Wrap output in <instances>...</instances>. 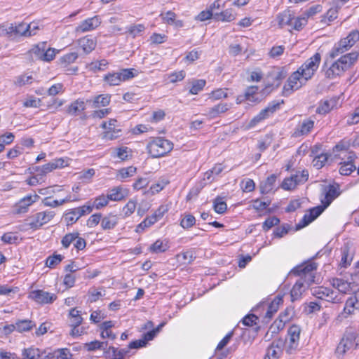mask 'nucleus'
<instances>
[{
	"mask_svg": "<svg viewBox=\"0 0 359 359\" xmlns=\"http://www.w3.org/2000/svg\"><path fill=\"white\" fill-rule=\"evenodd\" d=\"M358 59L359 49L341 56L326 71V76L329 79H333L337 76H341L344 72L350 69Z\"/></svg>",
	"mask_w": 359,
	"mask_h": 359,
	"instance_id": "obj_1",
	"label": "nucleus"
},
{
	"mask_svg": "<svg viewBox=\"0 0 359 359\" xmlns=\"http://www.w3.org/2000/svg\"><path fill=\"white\" fill-rule=\"evenodd\" d=\"M147 149L152 158H160L172 150L173 144L168 140L158 137L148 143Z\"/></svg>",
	"mask_w": 359,
	"mask_h": 359,
	"instance_id": "obj_2",
	"label": "nucleus"
},
{
	"mask_svg": "<svg viewBox=\"0 0 359 359\" xmlns=\"http://www.w3.org/2000/svg\"><path fill=\"white\" fill-rule=\"evenodd\" d=\"M359 41V31L352 30L346 37L341 39L332 49L330 56L334 58L351 49Z\"/></svg>",
	"mask_w": 359,
	"mask_h": 359,
	"instance_id": "obj_3",
	"label": "nucleus"
},
{
	"mask_svg": "<svg viewBox=\"0 0 359 359\" xmlns=\"http://www.w3.org/2000/svg\"><path fill=\"white\" fill-rule=\"evenodd\" d=\"M305 79L299 69L293 72L287 79V83L283 86L282 95L287 97L294 91L301 88L308 81Z\"/></svg>",
	"mask_w": 359,
	"mask_h": 359,
	"instance_id": "obj_4",
	"label": "nucleus"
},
{
	"mask_svg": "<svg viewBox=\"0 0 359 359\" xmlns=\"http://www.w3.org/2000/svg\"><path fill=\"white\" fill-rule=\"evenodd\" d=\"M355 332L351 330H347L344 332L339 344L336 348V355L338 358L343 357L344 354L349 350L355 348Z\"/></svg>",
	"mask_w": 359,
	"mask_h": 359,
	"instance_id": "obj_5",
	"label": "nucleus"
},
{
	"mask_svg": "<svg viewBox=\"0 0 359 359\" xmlns=\"http://www.w3.org/2000/svg\"><path fill=\"white\" fill-rule=\"evenodd\" d=\"M287 76V72L284 67H275L267 74V79L272 81L271 83H269L266 85L265 89L264 90L267 93H270L274 88H278L281 81Z\"/></svg>",
	"mask_w": 359,
	"mask_h": 359,
	"instance_id": "obj_6",
	"label": "nucleus"
},
{
	"mask_svg": "<svg viewBox=\"0 0 359 359\" xmlns=\"http://www.w3.org/2000/svg\"><path fill=\"white\" fill-rule=\"evenodd\" d=\"M284 100L280 102L273 101L269 105L262 109L257 116L253 117L248 123V128H253L262 121L269 118L271 114L280 109L281 104H284Z\"/></svg>",
	"mask_w": 359,
	"mask_h": 359,
	"instance_id": "obj_7",
	"label": "nucleus"
},
{
	"mask_svg": "<svg viewBox=\"0 0 359 359\" xmlns=\"http://www.w3.org/2000/svg\"><path fill=\"white\" fill-rule=\"evenodd\" d=\"M321 55L316 53L314 55L308 59L298 69L303 74L305 80H309L313 76L315 72L318 69Z\"/></svg>",
	"mask_w": 359,
	"mask_h": 359,
	"instance_id": "obj_8",
	"label": "nucleus"
},
{
	"mask_svg": "<svg viewBox=\"0 0 359 359\" xmlns=\"http://www.w3.org/2000/svg\"><path fill=\"white\" fill-rule=\"evenodd\" d=\"M326 208L324 204H322V205H318L309 209V214H305L302 219L296 224V230H299L309 225L320 216Z\"/></svg>",
	"mask_w": 359,
	"mask_h": 359,
	"instance_id": "obj_9",
	"label": "nucleus"
},
{
	"mask_svg": "<svg viewBox=\"0 0 359 359\" xmlns=\"http://www.w3.org/2000/svg\"><path fill=\"white\" fill-rule=\"evenodd\" d=\"M29 298L40 304H52L57 299L55 294H51L43 290H36L32 291L29 294Z\"/></svg>",
	"mask_w": 359,
	"mask_h": 359,
	"instance_id": "obj_10",
	"label": "nucleus"
},
{
	"mask_svg": "<svg viewBox=\"0 0 359 359\" xmlns=\"http://www.w3.org/2000/svg\"><path fill=\"white\" fill-rule=\"evenodd\" d=\"M93 210V207L90 205H83L76 208L70 210L65 215V220L67 222V225H71L75 223L81 216L86 213H90Z\"/></svg>",
	"mask_w": 359,
	"mask_h": 359,
	"instance_id": "obj_11",
	"label": "nucleus"
},
{
	"mask_svg": "<svg viewBox=\"0 0 359 359\" xmlns=\"http://www.w3.org/2000/svg\"><path fill=\"white\" fill-rule=\"evenodd\" d=\"M313 294L317 298L325 300L329 302L337 303V292L328 287H318L313 289Z\"/></svg>",
	"mask_w": 359,
	"mask_h": 359,
	"instance_id": "obj_12",
	"label": "nucleus"
},
{
	"mask_svg": "<svg viewBox=\"0 0 359 359\" xmlns=\"http://www.w3.org/2000/svg\"><path fill=\"white\" fill-rule=\"evenodd\" d=\"M317 266V263L308 261L293 268L290 273L297 276H304L316 270Z\"/></svg>",
	"mask_w": 359,
	"mask_h": 359,
	"instance_id": "obj_13",
	"label": "nucleus"
},
{
	"mask_svg": "<svg viewBox=\"0 0 359 359\" xmlns=\"http://www.w3.org/2000/svg\"><path fill=\"white\" fill-rule=\"evenodd\" d=\"M46 48V42L36 44L27 52L26 55L30 61H34V60H43V53Z\"/></svg>",
	"mask_w": 359,
	"mask_h": 359,
	"instance_id": "obj_14",
	"label": "nucleus"
},
{
	"mask_svg": "<svg viewBox=\"0 0 359 359\" xmlns=\"http://www.w3.org/2000/svg\"><path fill=\"white\" fill-rule=\"evenodd\" d=\"M65 163V161L62 158L55 159L53 161L43 165L41 168L39 166L35 167L34 170L37 172L41 170L43 174H46L56 168L65 167L66 165Z\"/></svg>",
	"mask_w": 359,
	"mask_h": 359,
	"instance_id": "obj_15",
	"label": "nucleus"
},
{
	"mask_svg": "<svg viewBox=\"0 0 359 359\" xmlns=\"http://www.w3.org/2000/svg\"><path fill=\"white\" fill-rule=\"evenodd\" d=\"M39 198V196L36 194L32 196H27L22 198L17 204H16V212L17 213H24L27 211V208L29 205H31L33 203L36 201Z\"/></svg>",
	"mask_w": 359,
	"mask_h": 359,
	"instance_id": "obj_16",
	"label": "nucleus"
},
{
	"mask_svg": "<svg viewBox=\"0 0 359 359\" xmlns=\"http://www.w3.org/2000/svg\"><path fill=\"white\" fill-rule=\"evenodd\" d=\"M231 107V104L228 103H219L214 107L210 108L206 115L210 118H215L217 116H219L222 114L225 113Z\"/></svg>",
	"mask_w": 359,
	"mask_h": 359,
	"instance_id": "obj_17",
	"label": "nucleus"
},
{
	"mask_svg": "<svg viewBox=\"0 0 359 359\" xmlns=\"http://www.w3.org/2000/svg\"><path fill=\"white\" fill-rule=\"evenodd\" d=\"M314 121L311 119H305L296 128L293 133V136L299 137L307 135L313 128Z\"/></svg>",
	"mask_w": 359,
	"mask_h": 359,
	"instance_id": "obj_18",
	"label": "nucleus"
},
{
	"mask_svg": "<svg viewBox=\"0 0 359 359\" xmlns=\"http://www.w3.org/2000/svg\"><path fill=\"white\" fill-rule=\"evenodd\" d=\"M111 100V95L109 94H101L95 96L93 99L87 100L86 103H90L93 108H99L100 107L107 106Z\"/></svg>",
	"mask_w": 359,
	"mask_h": 359,
	"instance_id": "obj_19",
	"label": "nucleus"
},
{
	"mask_svg": "<svg viewBox=\"0 0 359 359\" xmlns=\"http://www.w3.org/2000/svg\"><path fill=\"white\" fill-rule=\"evenodd\" d=\"M128 195V190L121 187H116L110 189L107 194L108 198L114 201H120L126 198Z\"/></svg>",
	"mask_w": 359,
	"mask_h": 359,
	"instance_id": "obj_20",
	"label": "nucleus"
},
{
	"mask_svg": "<svg viewBox=\"0 0 359 359\" xmlns=\"http://www.w3.org/2000/svg\"><path fill=\"white\" fill-rule=\"evenodd\" d=\"M277 19L280 27L287 25L291 27L292 20H294V13L290 10H285L277 16Z\"/></svg>",
	"mask_w": 359,
	"mask_h": 359,
	"instance_id": "obj_21",
	"label": "nucleus"
},
{
	"mask_svg": "<svg viewBox=\"0 0 359 359\" xmlns=\"http://www.w3.org/2000/svg\"><path fill=\"white\" fill-rule=\"evenodd\" d=\"M325 198L321 200V202L327 208L332 201L339 195V193L337 192V188L333 185L325 187Z\"/></svg>",
	"mask_w": 359,
	"mask_h": 359,
	"instance_id": "obj_22",
	"label": "nucleus"
},
{
	"mask_svg": "<svg viewBox=\"0 0 359 359\" xmlns=\"http://www.w3.org/2000/svg\"><path fill=\"white\" fill-rule=\"evenodd\" d=\"M283 296H277L268 306L267 311L265 314L264 318L270 320L273 314L278 310L279 306L283 304Z\"/></svg>",
	"mask_w": 359,
	"mask_h": 359,
	"instance_id": "obj_23",
	"label": "nucleus"
},
{
	"mask_svg": "<svg viewBox=\"0 0 359 359\" xmlns=\"http://www.w3.org/2000/svg\"><path fill=\"white\" fill-rule=\"evenodd\" d=\"M354 309H359V301L358 300L356 295H353L346 300L344 308V312L341 315H344V313L351 315L353 313Z\"/></svg>",
	"mask_w": 359,
	"mask_h": 359,
	"instance_id": "obj_24",
	"label": "nucleus"
},
{
	"mask_svg": "<svg viewBox=\"0 0 359 359\" xmlns=\"http://www.w3.org/2000/svg\"><path fill=\"white\" fill-rule=\"evenodd\" d=\"M79 45L86 54L92 52L96 46V42L93 38L85 36L79 40Z\"/></svg>",
	"mask_w": 359,
	"mask_h": 359,
	"instance_id": "obj_25",
	"label": "nucleus"
},
{
	"mask_svg": "<svg viewBox=\"0 0 359 359\" xmlns=\"http://www.w3.org/2000/svg\"><path fill=\"white\" fill-rule=\"evenodd\" d=\"M276 175L275 174H272L267 179L262 182L259 185L260 192L262 194H266L269 193L273 188V185L276 180Z\"/></svg>",
	"mask_w": 359,
	"mask_h": 359,
	"instance_id": "obj_26",
	"label": "nucleus"
},
{
	"mask_svg": "<svg viewBox=\"0 0 359 359\" xmlns=\"http://www.w3.org/2000/svg\"><path fill=\"white\" fill-rule=\"evenodd\" d=\"M86 109V102L81 100H76L72 102L67 110V112L71 115L76 116L81 111Z\"/></svg>",
	"mask_w": 359,
	"mask_h": 359,
	"instance_id": "obj_27",
	"label": "nucleus"
},
{
	"mask_svg": "<svg viewBox=\"0 0 359 359\" xmlns=\"http://www.w3.org/2000/svg\"><path fill=\"white\" fill-rule=\"evenodd\" d=\"M118 221L116 215H109L101 220V226L104 230H110L115 227Z\"/></svg>",
	"mask_w": 359,
	"mask_h": 359,
	"instance_id": "obj_28",
	"label": "nucleus"
},
{
	"mask_svg": "<svg viewBox=\"0 0 359 359\" xmlns=\"http://www.w3.org/2000/svg\"><path fill=\"white\" fill-rule=\"evenodd\" d=\"M214 19L217 21L231 22L235 19V15L233 13L232 9H226L220 13H215Z\"/></svg>",
	"mask_w": 359,
	"mask_h": 359,
	"instance_id": "obj_29",
	"label": "nucleus"
},
{
	"mask_svg": "<svg viewBox=\"0 0 359 359\" xmlns=\"http://www.w3.org/2000/svg\"><path fill=\"white\" fill-rule=\"evenodd\" d=\"M136 172L137 168L133 165L123 168L117 170L116 178L123 180L124 179L133 176Z\"/></svg>",
	"mask_w": 359,
	"mask_h": 359,
	"instance_id": "obj_30",
	"label": "nucleus"
},
{
	"mask_svg": "<svg viewBox=\"0 0 359 359\" xmlns=\"http://www.w3.org/2000/svg\"><path fill=\"white\" fill-rule=\"evenodd\" d=\"M341 259L340 265L341 267L346 268L348 265L351 264V262L353 259V255H350L349 250L350 248L347 245H345L343 248H341Z\"/></svg>",
	"mask_w": 359,
	"mask_h": 359,
	"instance_id": "obj_31",
	"label": "nucleus"
},
{
	"mask_svg": "<svg viewBox=\"0 0 359 359\" xmlns=\"http://www.w3.org/2000/svg\"><path fill=\"white\" fill-rule=\"evenodd\" d=\"M304 283L297 281L292 287L290 291L291 301L294 302L301 298L302 292L304 291Z\"/></svg>",
	"mask_w": 359,
	"mask_h": 359,
	"instance_id": "obj_32",
	"label": "nucleus"
},
{
	"mask_svg": "<svg viewBox=\"0 0 359 359\" xmlns=\"http://www.w3.org/2000/svg\"><path fill=\"white\" fill-rule=\"evenodd\" d=\"M35 327V323L31 320H20L16 322V330L19 332H27Z\"/></svg>",
	"mask_w": 359,
	"mask_h": 359,
	"instance_id": "obj_33",
	"label": "nucleus"
},
{
	"mask_svg": "<svg viewBox=\"0 0 359 359\" xmlns=\"http://www.w3.org/2000/svg\"><path fill=\"white\" fill-rule=\"evenodd\" d=\"M301 332L300 327L297 325H292L287 331L289 335V341L291 343H298L299 341V335Z\"/></svg>",
	"mask_w": 359,
	"mask_h": 359,
	"instance_id": "obj_34",
	"label": "nucleus"
},
{
	"mask_svg": "<svg viewBox=\"0 0 359 359\" xmlns=\"http://www.w3.org/2000/svg\"><path fill=\"white\" fill-rule=\"evenodd\" d=\"M30 25L27 23H20L15 25V36H31L32 33L29 30Z\"/></svg>",
	"mask_w": 359,
	"mask_h": 359,
	"instance_id": "obj_35",
	"label": "nucleus"
},
{
	"mask_svg": "<svg viewBox=\"0 0 359 359\" xmlns=\"http://www.w3.org/2000/svg\"><path fill=\"white\" fill-rule=\"evenodd\" d=\"M297 177H290L285 178L280 187L284 190H292L294 189L298 184L301 183V180H295Z\"/></svg>",
	"mask_w": 359,
	"mask_h": 359,
	"instance_id": "obj_36",
	"label": "nucleus"
},
{
	"mask_svg": "<svg viewBox=\"0 0 359 359\" xmlns=\"http://www.w3.org/2000/svg\"><path fill=\"white\" fill-rule=\"evenodd\" d=\"M213 208L217 213L224 214L227 209V205L222 197L217 196L213 201Z\"/></svg>",
	"mask_w": 359,
	"mask_h": 359,
	"instance_id": "obj_37",
	"label": "nucleus"
},
{
	"mask_svg": "<svg viewBox=\"0 0 359 359\" xmlns=\"http://www.w3.org/2000/svg\"><path fill=\"white\" fill-rule=\"evenodd\" d=\"M258 90L257 86H251L247 88L245 92V98L250 102H259L260 99L256 97Z\"/></svg>",
	"mask_w": 359,
	"mask_h": 359,
	"instance_id": "obj_38",
	"label": "nucleus"
},
{
	"mask_svg": "<svg viewBox=\"0 0 359 359\" xmlns=\"http://www.w3.org/2000/svg\"><path fill=\"white\" fill-rule=\"evenodd\" d=\"M164 325L165 323H162L160 325H158L156 328H154L151 330L143 334L142 338L147 344L149 341L153 340L154 338L161 332Z\"/></svg>",
	"mask_w": 359,
	"mask_h": 359,
	"instance_id": "obj_39",
	"label": "nucleus"
},
{
	"mask_svg": "<svg viewBox=\"0 0 359 359\" xmlns=\"http://www.w3.org/2000/svg\"><path fill=\"white\" fill-rule=\"evenodd\" d=\"M334 100H325L317 108L316 112L320 114H325L330 112L334 107Z\"/></svg>",
	"mask_w": 359,
	"mask_h": 359,
	"instance_id": "obj_40",
	"label": "nucleus"
},
{
	"mask_svg": "<svg viewBox=\"0 0 359 359\" xmlns=\"http://www.w3.org/2000/svg\"><path fill=\"white\" fill-rule=\"evenodd\" d=\"M206 84L204 79H196L192 81L191 88L189 90V93L191 95H197L198 92L201 91Z\"/></svg>",
	"mask_w": 359,
	"mask_h": 359,
	"instance_id": "obj_41",
	"label": "nucleus"
},
{
	"mask_svg": "<svg viewBox=\"0 0 359 359\" xmlns=\"http://www.w3.org/2000/svg\"><path fill=\"white\" fill-rule=\"evenodd\" d=\"M329 156L330 154L324 153L316 156L313 161V166L317 169L322 168L324 166L325 162L327 161Z\"/></svg>",
	"mask_w": 359,
	"mask_h": 359,
	"instance_id": "obj_42",
	"label": "nucleus"
},
{
	"mask_svg": "<svg viewBox=\"0 0 359 359\" xmlns=\"http://www.w3.org/2000/svg\"><path fill=\"white\" fill-rule=\"evenodd\" d=\"M104 345L106 346L108 345L107 341H100L97 340L93 341L90 343L85 344V346L87 347V349L88 351H93L97 349H102L103 351H105V348L104 347Z\"/></svg>",
	"mask_w": 359,
	"mask_h": 359,
	"instance_id": "obj_43",
	"label": "nucleus"
},
{
	"mask_svg": "<svg viewBox=\"0 0 359 359\" xmlns=\"http://www.w3.org/2000/svg\"><path fill=\"white\" fill-rule=\"evenodd\" d=\"M38 219H39L40 222L42 224V226L48 222H50L55 215L54 211H43L36 213Z\"/></svg>",
	"mask_w": 359,
	"mask_h": 359,
	"instance_id": "obj_44",
	"label": "nucleus"
},
{
	"mask_svg": "<svg viewBox=\"0 0 359 359\" xmlns=\"http://www.w3.org/2000/svg\"><path fill=\"white\" fill-rule=\"evenodd\" d=\"M224 168L222 164H216L212 169L209 170L205 173V178L204 180H207L208 181H212L213 179H212V177L213 175H218L220 174Z\"/></svg>",
	"mask_w": 359,
	"mask_h": 359,
	"instance_id": "obj_45",
	"label": "nucleus"
},
{
	"mask_svg": "<svg viewBox=\"0 0 359 359\" xmlns=\"http://www.w3.org/2000/svg\"><path fill=\"white\" fill-rule=\"evenodd\" d=\"M104 81L110 86H117L121 82L118 72L109 73L104 76Z\"/></svg>",
	"mask_w": 359,
	"mask_h": 359,
	"instance_id": "obj_46",
	"label": "nucleus"
},
{
	"mask_svg": "<svg viewBox=\"0 0 359 359\" xmlns=\"http://www.w3.org/2000/svg\"><path fill=\"white\" fill-rule=\"evenodd\" d=\"M356 169V166L353 163H341L339 173L342 175H349Z\"/></svg>",
	"mask_w": 359,
	"mask_h": 359,
	"instance_id": "obj_47",
	"label": "nucleus"
},
{
	"mask_svg": "<svg viewBox=\"0 0 359 359\" xmlns=\"http://www.w3.org/2000/svg\"><path fill=\"white\" fill-rule=\"evenodd\" d=\"M63 259L64 257L62 255L54 254L47 258L46 265L50 268H53L60 264Z\"/></svg>",
	"mask_w": 359,
	"mask_h": 359,
	"instance_id": "obj_48",
	"label": "nucleus"
},
{
	"mask_svg": "<svg viewBox=\"0 0 359 359\" xmlns=\"http://www.w3.org/2000/svg\"><path fill=\"white\" fill-rule=\"evenodd\" d=\"M280 223V219L276 217H271L267 218L262 224L263 230L265 231H269L272 227L277 226Z\"/></svg>",
	"mask_w": 359,
	"mask_h": 359,
	"instance_id": "obj_49",
	"label": "nucleus"
},
{
	"mask_svg": "<svg viewBox=\"0 0 359 359\" xmlns=\"http://www.w3.org/2000/svg\"><path fill=\"white\" fill-rule=\"evenodd\" d=\"M69 316L72 319L71 325L79 326L82 323L83 318L75 308L69 311Z\"/></svg>",
	"mask_w": 359,
	"mask_h": 359,
	"instance_id": "obj_50",
	"label": "nucleus"
},
{
	"mask_svg": "<svg viewBox=\"0 0 359 359\" xmlns=\"http://www.w3.org/2000/svg\"><path fill=\"white\" fill-rule=\"evenodd\" d=\"M167 245H164L160 240H157L149 248L150 251L154 253L164 252L167 250Z\"/></svg>",
	"mask_w": 359,
	"mask_h": 359,
	"instance_id": "obj_51",
	"label": "nucleus"
},
{
	"mask_svg": "<svg viewBox=\"0 0 359 359\" xmlns=\"http://www.w3.org/2000/svg\"><path fill=\"white\" fill-rule=\"evenodd\" d=\"M133 71L137 72V70L135 69H122L119 72V76L121 77V81H125L130 79L133 78L137 75V73H134Z\"/></svg>",
	"mask_w": 359,
	"mask_h": 359,
	"instance_id": "obj_52",
	"label": "nucleus"
},
{
	"mask_svg": "<svg viewBox=\"0 0 359 359\" xmlns=\"http://www.w3.org/2000/svg\"><path fill=\"white\" fill-rule=\"evenodd\" d=\"M23 355L27 359H36L40 357V350L36 348H25Z\"/></svg>",
	"mask_w": 359,
	"mask_h": 359,
	"instance_id": "obj_53",
	"label": "nucleus"
},
{
	"mask_svg": "<svg viewBox=\"0 0 359 359\" xmlns=\"http://www.w3.org/2000/svg\"><path fill=\"white\" fill-rule=\"evenodd\" d=\"M79 233L78 232L76 233H69L66 234L62 239V245L64 248H67L70 244L78 238Z\"/></svg>",
	"mask_w": 359,
	"mask_h": 359,
	"instance_id": "obj_54",
	"label": "nucleus"
},
{
	"mask_svg": "<svg viewBox=\"0 0 359 359\" xmlns=\"http://www.w3.org/2000/svg\"><path fill=\"white\" fill-rule=\"evenodd\" d=\"M290 229L291 226L290 224H283L282 226H278L275 229L273 234L275 237L282 238L288 233Z\"/></svg>",
	"mask_w": 359,
	"mask_h": 359,
	"instance_id": "obj_55",
	"label": "nucleus"
},
{
	"mask_svg": "<svg viewBox=\"0 0 359 359\" xmlns=\"http://www.w3.org/2000/svg\"><path fill=\"white\" fill-rule=\"evenodd\" d=\"M109 350H111L114 359H124V356L129 352L127 348L118 349L112 346H109Z\"/></svg>",
	"mask_w": 359,
	"mask_h": 359,
	"instance_id": "obj_56",
	"label": "nucleus"
},
{
	"mask_svg": "<svg viewBox=\"0 0 359 359\" xmlns=\"http://www.w3.org/2000/svg\"><path fill=\"white\" fill-rule=\"evenodd\" d=\"M285 325V323L283 320H280L278 318L270 326L269 332L272 334H277L284 328Z\"/></svg>",
	"mask_w": 359,
	"mask_h": 359,
	"instance_id": "obj_57",
	"label": "nucleus"
},
{
	"mask_svg": "<svg viewBox=\"0 0 359 359\" xmlns=\"http://www.w3.org/2000/svg\"><path fill=\"white\" fill-rule=\"evenodd\" d=\"M196 223V219L192 215H186L181 220L180 225L184 229H189Z\"/></svg>",
	"mask_w": 359,
	"mask_h": 359,
	"instance_id": "obj_58",
	"label": "nucleus"
},
{
	"mask_svg": "<svg viewBox=\"0 0 359 359\" xmlns=\"http://www.w3.org/2000/svg\"><path fill=\"white\" fill-rule=\"evenodd\" d=\"M95 171L93 168L88 169L78 173L79 179L83 180V182H88L95 175Z\"/></svg>",
	"mask_w": 359,
	"mask_h": 359,
	"instance_id": "obj_59",
	"label": "nucleus"
},
{
	"mask_svg": "<svg viewBox=\"0 0 359 359\" xmlns=\"http://www.w3.org/2000/svg\"><path fill=\"white\" fill-rule=\"evenodd\" d=\"M72 356L69 351L67 348H62L54 352L53 359H69Z\"/></svg>",
	"mask_w": 359,
	"mask_h": 359,
	"instance_id": "obj_60",
	"label": "nucleus"
},
{
	"mask_svg": "<svg viewBox=\"0 0 359 359\" xmlns=\"http://www.w3.org/2000/svg\"><path fill=\"white\" fill-rule=\"evenodd\" d=\"M306 22L307 20L306 17L297 18H294V20H292L291 28L298 31L301 30L306 24Z\"/></svg>",
	"mask_w": 359,
	"mask_h": 359,
	"instance_id": "obj_61",
	"label": "nucleus"
},
{
	"mask_svg": "<svg viewBox=\"0 0 359 359\" xmlns=\"http://www.w3.org/2000/svg\"><path fill=\"white\" fill-rule=\"evenodd\" d=\"M78 57V54L76 53H69L62 57H60V61L61 64H70L74 62Z\"/></svg>",
	"mask_w": 359,
	"mask_h": 359,
	"instance_id": "obj_62",
	"label": "nucleus"
},
{
	"mask_svg": "<svg viewBox=\"0 0 359 359\" xmlns=\"http://www.w3.org/2000/svg\"><path fill=\"white\" fill-rule=\"evenodd\" d=\"M102 220V214L95 213L91 215L87 221V226L90 228L97 226Z\"/></svg>",
	"mask_w": 359,
	"mask_h": 359,
	"instance_id": "obj_63",
	"label": "nucleus"
},
{
	"mask_svg": "<svg viewBox=\"0 0 359 359\" xmlns=\"http://www.w3.org/2000/svg\"><path fill=\"white\" fill-rule=\"evenodd\" d=\"M108 196L105 197L104 195L97 197L95 200L94 204L96 209L99 210L104 206H107L109 203Z\"/></svg>",
	"mask_w": 359,
	"mask_h": 359,
	"instance_id": "obj_64",
	"label": "nucleus"
}]
</instances>
